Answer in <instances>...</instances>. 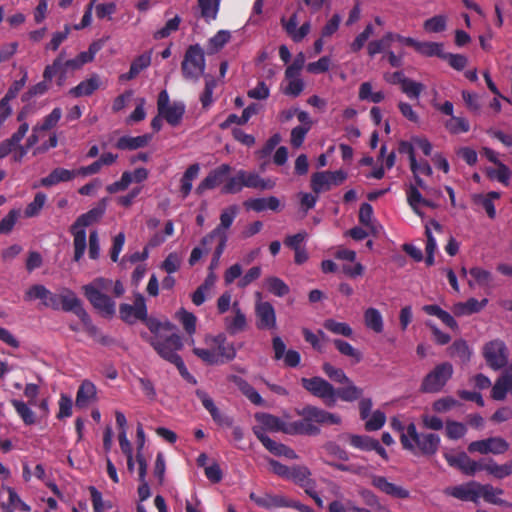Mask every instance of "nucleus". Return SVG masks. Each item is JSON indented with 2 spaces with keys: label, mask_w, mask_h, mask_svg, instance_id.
<instances>
[{
  "label": "nucleus",
  "mask_w": 512,
  "mask_h": 512,
  "mask_svg": "<svg viewBox=\"0 0 512 512\" xmlns=\"http://www.w3.org/2000/svg\"><path fill=\"white\" fill-rule=\"evenodd\" d=\"M323 327L329 332L336 335H341L344 337H352L353 335V329L350 327L349 324L345 322H338L331 318L326 319L324 321Z\"/></svg>",
  "instance_id": "46"
},
{
  "label": "nucleus",
  "mask_w": 512,
  "mask_h": 512,
  "mask_svg": "<svg viewBox=\"0 0 512 512\" xmlns=\"http://www.w3.org/2000/svg\"><path fill=\"white\" fill-rule=\"evenodd\" d=\"M8 493H9V499L8 504L3 503L2 509H4L6 512H13L12 509L9 508V505H12L14 508L19 509L23 512H30L31 507L25 503L19 495L16 493V491L13 488L8 487Z\"/></svg>",
  "instance_id": "53"
},
{
  "label": "nucleus",
  "mask_w": 512,
  "mask_h": 512,
  "mask_svg": "<svg viewBox=\"0 0 512 512\" xmlns=\"http://www.w3.org/2000/svg\"><path fill=\"white\" fill-rule=\"evenodd\" d=\"M483 356L487 365L493 370H500L506 367L509 358V352L504 341L494 339L486 343L483 347Z\"/></svg>",
  "instance_id": "8"
},
{
  "label": "nucleus",
  "mask_w": 512,
  "mask_h": 512,
  "mask_svg": "<svg viewBox=\"0 0 512 512\" xmlns=\"http://www.w3.org/2000/svg\"><path fill=\"white\" fill-rule=\"evenodd\" d=\"M231 34L229 31L220 30L208 41V53L213 54L222 49L230 40Z\"/></svg>",
  "instance_id": "49"
},
{
  "label": "nucleus",
  "mask_w": 512,
  "mask_h": 512,
  "mask_svg": "<svg viewBox=\"0 0 512 512\" xmlns=\"http://www.w3.org/2000/svg\"><path fill=\"white\" fill-rule=\"evenodd\" d=\"M60 310L74 313L89 332L92 333L96 331V327L92 324L89 314L83 308L82 301L73 290L69 288H63L61 290Z\"/></svg>",
  "instance_id": "5"
},
{
  "label": "nucleus",
  "mask_w": 512,
  "mask_h": 512,
  "mask_svg": "<svg viewBox=\"0 0 512 512\" xmlns=\"http://www.w3.org/2000/svg\"><path fill=\"white\" fill-rule=\"evenodd\" d=\"M263 446L275 456H283L287 459H297L296 452L285 444L274 441L273 439H264Z\"/></svg>",
  "instance_id": "38"
},
{
  "label": "nucleus",
  "mask_w": 512,
  "mask_h": 512,
  "mask_svg": "<svg viewBox=\"0 0 512 512\" xmlns=\"http://www.w3.org/2000/svg\"><path fill=\"white\" fill-rule=\"evenodd\" d=\"M346 437L352 447L362 451H371L375 441V439L368 435L347 434Z\"/></svg>",
  "instance_id": "52"
},
{
  "label": "nucleus",
  "mask_w": 512,
  "mask_h": 512,
  "mask_svg": "<svg viewBox=\"0 0 512 512\" xmlns=\"http://www.w3.org/2000/svg\"><path fill=\"white\" fill-rule=\"evenodd\" d=\"M347 179L344 170L315 172L311 176L310 186L315 194L329 191L332 186H339Z\"/></svg>",
  "instance_id": "9"
},
{
  "label": "nucleus",
  "mask_w": 512,
  "mask_h": 512,
  "mask_svg": "<svg viewBox=\"0 0 512 512\" xmlns=\"http://www.w3.org/2000/svg\"><path fill=\"white\" fill-rule=\"evenodd\" d=\"M394 41V34L391 32L386 33L381 39L370 41L367 45V52L370 57H374L389 48Z\"/></svg>",
  "instance_id": "44"
},
{
  "label": "nucleus",
  "mask_w": 512,
  "mask_h": 512,
  "mask_svg": "<svg viewBox=\"0 0 512 512\" xmlns=\"http://www.w3.org/2000/svg\"><path fill=\"white\" fill-rule=\"evenodd\" d=\"M251 501H253L257 506L265 509H275V508H294L299 511V507L302 503L294 500H289L282 495H272L269 493H264L259 495L255 492H251L249 495Z\"/></svg>",
  "instance_id": "11"
},
{
  "label": "nucleus",
  "mask_w": 512,
  "mask_h": 512,
  "mask_svg": "<svg viewBox=\"0 0 512 512\" xmlns=\"http://www.w3.org/2000/svg\"><path fill=\"white\" fill-rule=\"evenodd\" d=\"M243 173H241V169L236 172L235 175L231 177H227L224 185L221 188V192L223 194H237L242 191L244 186L243 182Z\"/></svg>",
  "instance_id": "47"
},
{
  "label": "nucleus",
  "mask_w": 512,
  "mask_h": 512,
  "mask_svg": "<svg viewBox=\"0 0 512 512\" xmlns=\"http://www.w3.org/2000/svg\"><path fill=\"white\" fill-rule=\"evenodd\" d=\"M120 318L126 323H133L135 320H145L147 318V307L145 298L142 294L135 295L134 305L122 303L119 306Z\"/></svg>",
  "instance_id": "16"
},
{
  "label": "nucleus",
  "mask_w": 512,
  "mask_h": 512,
  "mask_svg": "<svg viewBox=\"0 0 512 512\" xmlns=\"http://www.w3.org/2000/svg\"><path fill=\"white\" fill-rule=\"evenodd\" d=\"M267 291L277 297H283L290 292L289 286L279 277L270 276L265 279Z\"/></svg>",
  "instance_id": "42"
},
{
  "label": "nucleus",
  "mask_w": 512,
  "mask_h": 512,
  "mask_svg": "<svg viewBox=\"0 0 512 512\" xmlns=\"http://www.w3.org/2000/svg\"><path fill=\"white\" fill-rule=\"evenodd\" d=\"M422 310L431 316H436L440 319L447 327L452 330L458 329V323L453 318V316L447 311L443 310L440 306L436 304L424 305Z\"/></svg>",
  "instance_id": "36"
},
{
  "label": "nucleus",
  "mask_w": 512,
  "mask_h": 512,
  "mask_svg": "<svg viewBox=\"0 0 512 512\" xmlns=\"http://www.w3.org/2000/svg\"><path fill=\"white\" fill-rule=\"evenodd\" d=\"M238 214V207L231 205L225 208L220 214V224L213 229L210 233L204 236L201 240V244L206 246L216 238H221L222 234H226L225 230L229 229Z\"/></svg>",
  "instance_id": "19"
},
{
  "label": "nucleus",
  "mask_w": 512,
  "mask_h": 512,
  "mask_svg": "<svg viewBox=\"0 0 512 512\" xmlns=\"http://www.w3.org/2000/svg\"><path fill=\"white\" fill-rule=\"evenodd\" d=\"M150 135H140L136 137L122 136L116 142V148L120 150H136L145 147L150 141Z\"/></svg>",
  "instance_id": "35"
},
{
  "label": "nucleus",
  "mask_w": 512,
  "mask_h": 512,
  "mask_svg": "<svg viewBox=\"0 0 512 512\" xmlns=\"http://www.w3.org/2000/svg\"><path fill=\"white\" fill-rule=\"evenodd\" d=\"M257 301L255 303L256 327L260 330H273L277 326L276 312L273 305L268 301H262V294H255Z\"/></svg>",
  "instance_id": "10"
},
{
  "label": "nucleus",
  "mask_w": 512,
  "mask_h": 512,
  "mask_svg": "<svg viewBox=\"0 0 512 512\" xmlns=\"http://www.w3.org/2000/svg\"><path fill=\"white\" fill-rule=\"evenodd\" d=\"M286 434L290 435H308V436H316L320 434V428L310 423L307 417H302V419L286 424Z\"/></svg>",
  "instance_id": "25"
},
{
  "label": "nucleus",
  "mask_w": 512,
  "mask_h": 512,
  "mask_svg": "<svg viewBox=\"0 0 512 512\" xmlns=\"http://www.w3.org/2000/svg\"><path fill=\"white\" fill-rule=\"evenodd\" d=\"M447 18L444 15L433 16L423 23V28L428 33H440L446 30Z\"/></svg>",
  "instance_id": "51"
},
{
  "label": "nucleus",
  "mask_w": 512,
  "mask_h": 512,
  "mask_svg": "<svg viewBox=\"0 0 512 512\" xmlns=\"http://www.w3.org/2000/svg\"><path fill=\"white\" fill-rule=\"evenodd\" d=\"M301 386L314 397L321 399L327 407L334 406V386L320 376L301 378Z\"/></svg>",
  "instance_id": "6"
},
{
  "label": "nucleus",
  "mask_w": 512,
  "mask_h": 512,
  "mask_svg": "<svg viewBox=\"0 0 512 512\" xmlns=\"http://www.w3.org/2000/svg\"><path fill=\"white\" fill-rule=\"evenodd\" d=\"M151 346L166 361L175 364V358H181L177 353L183 347L182 338L178 334H171L166 338L154 337L150 340Z\"/></svg>",
  "instance_id": "7"
},
{
  "label": "nucleus",
  "mask_w": 512,
  "mask_h": 512,
  "mask_svg": "<svg viewBox=\"0 0 512 512\" xmlns=\"http://www.w3.org/2000/svg\"><path fill=\"white\" fill-rule=\"evenodd\" d=\"M24 299L26 301L39 299L45 307L60 310L61 292L56 294L42 284H34L25 292Z\"/></svg>",
  "instance_id": "13"
},
{
  "label": "nucleus",
  "mask_w": 512,
  "mask_h": 512,
  "mask_svg": "<svg viewBox=\"0 0 512 512\" xmlns=\"http://www.w3.org/2000/svg\"><path fill=\"white\" fill-rule=\"evenodd\" d=\"M47 200L46 194L43 192H38L35 194L34 199L31 203H29L25 209L26 217H35L37 216L42 208L44 207Z\"/></svg>",
  "instance_id": "57"
},
{
  "label": "nucleus",
  "mask_w": 512,
  "mask_h": 512,
  "mask_svg": "<svg viewBox=\"0 0 512 512\" xmlns=\"http://www.w3.org/2000/svg\"><path fill=\"white\" fill-rule=\"evenodd\" d=\"M511 385L512 383H509V381L506 378L499 377L492 387L491 397L497 401L504 400L506 398L507 393L509 392V386Z\"/></svg>",
  "instance_id": "62"
},
{
  "label": "nucleus",
  "mask_w": 512,
  "mask_h": 512,
  "mask_svg": "<svg viewBox=\"0 0 512 512\" xmlns=\"http://www.w3.org/2000/svg\"><path fill=\"white\" fill-rule=\"evenodd\" d=\"M297 414L301 417H307L310 423L313 424H332L338 425L341 423L340 416L330 413L322 408L313 405H306L301 410H297Z\"/></svg>",
  "instance_id": "18"
},
{
  "label": "nucleus",
  "mask_w": 512,
  "mask_h": 512,
  "mask_svg": "<svg viewBox=\"0 0 512 512\" xmlns=\"http://www.w3.org/2000/svg\"><path fill=\"white\" fill-rule=\"evenodd\" d=\"M400 442L404 449L416 453L418 449L425 456H432L437 453L441 439L434 433H418L414 423L408 424L406 433L400 436Z\"/></svg>",
  "instance_id": "2"
},
{
  "label": "nucleus",
  "mask_w": 512,
  "mask_h": 512,
  "mask_svg": "<svg viewBox=\"0 0 512 512\" xmlns=\"http://www.w3.org/2000/svg\"><path fill=\"white\" fill-rule=\"evenodd\" d=\"M343 387H334V405L337 402V399H340L345 402H354L361 398L363 394V389L357 387L351 379L348 382L344 383Z\"/></svg>",
  "instance_id": "26"
},
{
  "label": "nucleus",
  "mask_w": 512,
  "mask_h": 512,
  "mask_svg": "<svg viewBox=\"0 0 512 512\" xmlns=\"http://www.w3.org/2000/svg\"><path fill=\"white\" fill-rule=\"evenodd\" d=\"M234 316L232 318H225V327L229 334L235 335L243 330L247 326V320L245 314L239 307L238 302H234L232 305Z\"/></svg>",
  "instance_id": "27"
},
{
  "label": "nucleus",
  "mask_w": 512,
  "mask_h": 512,
  "mask_svg": "<svg viewBox=\"0 0 512 512\" xmlns=\"http://www.w3.org/2000/svg\"><path fill=\"white\" fill-rule=\"evenodd\" d=\"M479 486V482L470 481L464 484L448 487L444 490V493L461 501L477 503L479 500Z\"/></svg>",
  "instance_id": "20"
},
{
  "label": "nucleus",
  "mask_w": 512,
  "mask_h": 512,
  "mask_svg": "<svg viewBox=\"0 0 512 512\" xmlns=\"http://www.w3.org/2000/svg\"><path fill=\"white\" fill-rule=\"evenodd\" d=\"M365 326L375 333H381L384 329L383 317L378 309L368 308L364 312Z\"/></svg>",
  "instance_id": "40"
},
{
  "label": "nucleus",
  "mask_w": 512,
  "mask_h": 512,
  "mask_svg": "<svg viewBox=\"0 0 512 512\" xmlns=\"http://www.w3.org/2000/svg\"><path fill=\"white\" fill-rule=\"evenodd\" d=\"M12 406L26 425H33L36 422L35 413L21 400H12Z\"/></svg>",
  "instance_id": "48"
},
{
  "label": "nucleus",
  "mask_w": 512,
  "mask_h": 512,
  "mask_svg": "<svg viewBox=\"0 0 512 512\" xmlns=\"http://www.w3.org/2000/svg\"><path fill=\"white\" fill-rule=\"evenodd\" d=\"M504 490L501 488L493 487L491 484H481L479 486V498L482 497L485 502L510 508L512 507V503L508 502L504 499L499 498L500 495H503Z\"/></svg>",
  "instance_id": "24"
},
{
  "label": "nucleus",
  "mask_w": 512,
  "mask_h": 512,
  "mask_svg": "<svg viewBox=\"0 0 512 512\" xmlns=\"http://www.w3.org/2000/svg\"><path fill=\"white\" fill-rule=\"evenodd\" d=\"M198 5L201 17H203L206 22L209 23L211 20L216 19L219 11V3H213L210 0H198Z\"/></svg>",
  "instance_id": "56"
},
{
  "label": "nucleus",
  "mask_w": 512,
  "mask_h": 512,
  "mask_svg": "<svg viewBox=\"0 0 512 512\" xmlns=\"http://www.w3.org/2000/svg\"><path fill=\"white\" fill-rule=\"evenodd\" d=\"M77 170H68L65 168H55L51 173L40 180L43 187H51L61 182H68L77 176Z\"/></svg>",
  "instance_id": "29"
},
{
  "label": "nucleus",
  "mask_w": 512,
  "mask_h": 512,
  "mask_svg": "<svg viewBox=\"0 0 512 512\" xmlns=\"http://www.w3.org/2000/svg\"><path fill=\"white\" fill-rule=\"evenodd\" d=\"M332 342L340 354L354 359L356 363H359L362 360L361 352L354 348L347 341L342 339H334Z\"/></svg>",
  "instance_id": "50"
},
{
  "label": "nucleus",
  "mask_w": 512,
  "mask_h": 512,
  "mask_svg": "<svg viewBox=\"0 0 512 512\" xmlns=\"http://www.w3.org/2000/svg\"><path fill=\"white\" fill-rule=\"evenodd\" d=\"M113 281L108 278L98 277L95 278L91 283L86 284L82 287L83 293L88 294V290L92 289L99 293L107 292L111 289Z\"/></svg>",
  "instance_id": "61"
},
{
  "label": "nucleus",
  "mask_w": 512,
  "mask_h": 512,
  "mask_svg": "<svg viewBox=\"0 0 512 512\" xmlns=\"http://www.w3.org/2000/svg\"><path fill=\"white\" fill-rule=\"evenodd\" d=\"M97 399V389L95 384L90 380H83L78 387L76 393L75 405L79 409L89 406L90 403Z\"/></svg>",
  "instance_id": "23"
},
{
  "label": "nucleus",
  "mask_w": 512,
  "mask_h": 512,
  "mask_svg": "<svg viewBox=\"0 0 512 512\" xmlns=\"http://www.w3.org/2000/svg\"><path fill=\"white\" fill-rule=\"evenodd\" d=\"M256 420L262 424L264 429L273 432H284L286 430V423L279 417L269 413H257Z\"/></svg>",
  "instance_id": "37"
},
{
  "label": "nucleus",
  "mask_w": 512,
  "mask_h": 512,
  "mask_svg": "<svg viewBox=\"0 0 512 512\" xmlns=\"http://www.w3.org/2000/svg\"><path fill=\"white\" fill-rule=\"evenodd\" d=\"M425 86L417 81H414L410 78L403 83L401 87V91L410 99L418 100L422 92L424 91Z\"/></svg>",
  "instance_id": "58"
},
{
  "label": "nucleus",
  "mask_w": 512,
  "mask_h": 512,
  "mask_svg": "<svg viewBox=\"0 0 512 512\" xmlns=\"http://www.w3.org/2000/svg\"><path fill=\"white\" fill-rule=\"evenodd\" d=\"M386 422V415L381 410H375L371 417L366 419L365 430L366 431H377L380 430Z\"/></svg>",
  "instance_id": "60"
},
{
  "label": "nucleus",
  "mask_w": 512,
  "mask_h": 512,
  "mask_svg": "<svg viewBox=\"0 0 512 512\" xmlns=\"http://www.w3.org/2000/svg\"><path fill=\"white\" fill-rule=\"evenodd\" d=\"M200 171V165L198 163H194L190 165L184 172L182 178H181V186H180V192L182 195V198H186L192 190V183L193 180L198 176Z\"/></svg>",
  "instance_id": "41"
},
{
  "label": "nucleus",
  "mask_w": 512,
  "mask_h": 512,
  "mask_svg": "<svg viewBox=\"0 0 512 512\" xmlns=\"http://www.w3.org/2000/svg\"><path fill=\"white\" fill-rule=\"evenodd\" d=\"M445 430L446 436L451 440H458L467 432V428L463 423L454 420L446 421Z\"/></svg>",
  "instance_id": "59"
},
{
  "label": "nucleus",
  "mask_w": 512,
  "mask_h": 512,
  "mask_svg": "<svg viewBox=\"0 0 512 512\" xmlns=\"http://www.w3.org/2000/svg\"><path fill=\"white\" fill-rule=\"evenodd\" d=\"M444 458L449 466L459 469L467 476H473L477 471L483 470L484 463L472 460L465 452L457 455L445 453Z\"/></svg>",
  "instance_id": "17"
},
{
  "label": "nucleus",
  "mask_w": 512,
  "mask_h": 512,
  "mask_svg": "<svg viewBox=\"0 0 512 512\" xmlns=\"http://www.w3.org/2000/svg\"><path fill=\"white\" fill-rule=\"evenodd\" d=\"M415 51L426 57L437 56L439 58L443 55V44L437 42H421L417 41Z\"/></svg>",
  "instance_id": "45"
},
{
  "label": "nucleus",
  "mask_w": 512,
  "mask_h": 512,
  "mask_svg": "<svg viewBox=\"0 0 512 512\" xmlns=\"http://www.w3.org/2000/svg\"><path fill=\"white\" fill-rule=\"evenodd\" d=\"M446 129L451 134L466 133L470 130V124L467 119L463 117L452 116L445 123Z\"/></svg>",
  "instance_id": "54"
},
{
  "label": "nucleus",
  "mask_w": 512,
  "mask_h": 512,
  "mask_svg": "<svg viewBox=\"0 0 512 512\" xmlns=\"http://www.w3.org/2000/svg\"><path fill=\"white\" fill-rule=\"evenodd\" d=\"M453 375V366L443 362L434 367L422 380L420 391L423 393H438Z\"/></svg>",
  "instance_id": "4"
},
{
  "label": "nucleus",
  "mask_w": 512,
  "mask_h": 512,
  "mask_svg": "<svg viewBox=\"0 0 512 512\" xmlns=\"http://www.w3.org/2000/svg\"><path fill=\"white\" fill-rule=\"evenodd\" d=\"M185 113V105L183 102H173L167 108L160 112L159 115L163 117L171 126H177Z\"/></svg>",
  "instance_id": "34"
},
{
  "label": "nucleus",
  "mask_w": 512,
  "mask_h": 512,
  "mask_svg": "<svg viewBox=\"0 0 512 512\" xmlns=\"http://www.w3.org/2000/svg\"><path fill=\"white\" fill-rule=\"evenodd\" d=\"M107 209V199H101L98 204L79 215L69 228L73 236V261L80 262L87 249L86 228L98 223L104 216Z\"/></svg>",
  "instance_id": "1"
},
{
  "label": "nucleus",
  "mask_w": 512,
  "mask_h": 512,
  "mask_svg": "<svg viewBox=\"0 0 512 512\" xmlns=\"http://www.w3.org/2000/svg\"><path fill=\"white\" fill-rule=\"evenodd\" d=\"M449 354L451 357L458 358L463 364L469 362L471 351L465 340H456L449 347Z\"/></svg>",
  "instance_id": "43"
},
{
  "label": "nucleus",
  "mask_w": 512,
  "mask_h": 512,
  "mask_svg": "<svg viewBox=\"0 0 512 512\" xmlns=\"http://www.w3.org/2000/svg\"><path fill=\"white\" fill-rule=\"evenodd\" d=\"M50 81H46L43 78V81L38 82L37 84L31 86L28 91H26L21 96L22 102H28L33 97L44 95L49 90V83Z\"/></svg>",
  "instance_id": "63"
},
{
  "label": "nucleus",
  "mask_w": 512,
  "mask_h": 512,
  "mask_svg": "<svg viewBox=\"0 0 512 512\" xmlns=\"http://www.w3.org/2000/svg\"><path fill=\"white\" fill-rule=\"evenodd\" d=\"M259 111V106L256 103L248 105L242 112V115L237 116L236 114H230L225 121L220 123L219 127L223 130L228 129L231 124L236 123L238 125L246 124L249 119L256 115Z\"/></svg>",
  "instance_id": "32"
},
{
  "label": "nucleus",
  "mask_w": 512,
  "mask_h": 512,
  "mask_svg": "<svg viewBox=\"0 0 512 512\" xmlns=\"http://www.w3.org/2000/svg\"><path fill=\"white\" fill-rule=\"evenodd\" d=\"M372 485L381 492L394 498L406 499L410 496V492L407 489L389 482L384 476L374 475L372 477Z\"/></svg>",
  "instance_id": "22"
},
{
  "label": "nucleus",
  "mask_w": 512,
  "mask_h": 512,
  "mask_svg": "<svg viewBox=\"0 0 512 512\" xmlns=\"http://www.w3.org/2000/svg\"><path fill=\"white\" fill-rule=\"evenodd\" d=\"M487 175L489 178L497 179L500 183L508 186L511 172L505 164L499 163L497 169H489Z\"/></svg>",
  "instance_id": "64"
},
{
  "label": "nucleus",
  "mask_w": 512,
  "mask_h": 512,
  "mask_svg": "<svg viewBox=\"0 0 512 512\" xmlns=\"http://www.w3.org/2000/svg\"><path fill=\"white\" fill-rule=\"evenodd\" d=\"M150 64L151 52H146L139 55L132 61L129 71L127 73L120 75V81H130L136 78L140 74V72L148 68Z\"/></svg>",
  "instance_id": "30"
},
{
  "label": "nucleus",
  "mask_w": 512,
  "mask_h": 512,
  "mask_svg": "<svg viewBox=\"0 0 512 512\" xmlns=\"http://www.w3.org/2000/svg\"><path fill=\"white\" fill-rule=\"evenodd\" d=\"M232 167L229 164H221L212 169L207 176L198 184L195 193L199 196L203 195L205 191L215 189L221 184L224 185L227 177L230 175Z\"/></svg>",
  "instance_id": "12"
},
{
  "label": "nucleus",
  "mask_w": 512,
  "mask_h": 512,
  "mask_svg": "<svg viewBox=\"0 0 512 512\" xmlns=\"http://www.w3.org/2000/svg\"><path fill=\"white\" fill-rule=\"evenodd\" d=\"M204 51L199 44L190 45L181 63V72L185 79L197 81L205 71Z\"/></svg>",
  "instance_id": "3"
},
{
  "label": "nucleus",
  "mask_w": 512,
  "mask_h": 512,
  "mask_svg": "<svg viewBox=\"0 0 512 512\" xmlns=\"http://www.w3.org/2000/svg\"><path fill=\"white\" fill-rule=\"evenodd\" d=\"M322 371L332 381L340 384H344L349 381V377L341 368L334 367L329 362H325L322 365Z\"/></svg>",
  "instance_id": "55"
},
{
  "label": "nucleus",
  "mask_w": 512,
  "mask_h": 512,
  "mask_svg": "<svg viewBox=\"0 0 512 512\" xmlns=\"http://www.w3.org/2000/svg\"><path fill=\"white\" fill-rule=\"evenodd\" d=\"M65 55V50H62L53 60V62L47 65L43 71V78L46 81H52L53 78H56V84L59 87H62L65 84L66 80L72 74V72L65 66Z\"/></svg>",
  "instance_id": "15"
},
{
  "label": "nucleus",
  "mask_w": 512,
  "mask_h": 512,
  "mask_svg": "<svg viewBox=\"0 0 512 512\" xmlns=\"http://www.w3.org/2000/svg\"><path fill=\"white\" fill-rule=\"evenodd\" d=\"M509 449V443L501 437H489L483 440L473 441L468 445L470 453L480 454L492 453L495 455L504 454Z\"/></svg>",
  "instance_id": "14"
},
{
  "label": "nucleus",
  "mask_w": 512,
  "mask_h": 512,
  "mask_svg": "<svg viewBox=\"0 0 512 512\" xmlns=\"http://www.w3.org/2000/svg\"><path fill=\"white\" fill-rule=\"evenodd\" d=\"M241 173H243L244 179L242 185L246 188L269 190L272 189L275 185L272 180L264 179L256 172H249L241 169Z\"/></svg>",
  "instance_id": "31"
},
{
  "label": "nucleus",
  "mask_w": 512,
  "mask_h": 512,
  "mask_svg": "<svg viewBox=\"0 0 512 512\" xmlns=\"http://www.w3.org/2000/svg\"><path fill=\"white\" fill-rule=\"evenodd\" d=\"M100 87L98 75H92L89 79L81 81L77 86L70 89L69 94L73 97L92 95Z\"/></svg>",
  "instance_id": "33"
},
{
  "label": "nucleus",
  "mask_w": 512,
  "mask_h": 512,
  "mask_svg": "<svg viewBox=\"0 0 512 512\" xmlns=\"http://www.w3.org/2000/svg\"><path fill=\"white\" fill-rule=\"evenodd\" d=\"M84 296L104 316L112 317L115 314V301L107 294L90 289L88 294H84Z\"/></svg>",
  "instance_id": "21"
},
{
  "label": "nucleus",
  "mask_w": 512,
  "mask_h": 512,
  "mask_svg": "<svg viewBox=\"0 0 512 512\" xmlns=\"http://www.w3.org/2000/svg\"><path fill=\"white\" fill-rule=\"evenodd\" d=\"M483 470L497 479H504L512 474V459L504 464H497L490 459L488 463H484Z\"/></svg>",
  "instance_id": "39"
},
{
  "label": "nucleus",
  "mask_w": 512,
  "mask_h": 512,
  "mask_svg": "<svg viewBox=\"0 0 512 512\" xmlns=\"http://www.w3.org/2000/svg\"><path fill=\"white\" fill-rule=\"evenodd\" d=\"M244 206L247 210L255 212H263L267 209L277 211L280 208V201L275 196H269L267 198H252L244 202Z\"/></svg>",
  "instance_id": "28"
}]
</instances>
